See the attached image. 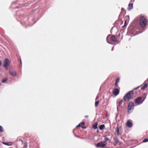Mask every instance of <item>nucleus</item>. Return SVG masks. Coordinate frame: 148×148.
Masks as SVG:
<instances>
[{"mask_svg": "<svg viewBox=\"0 0 148 148\" xmlns=\"http://www.w3.org/2000/svg\"><path fill=\"white\" fill-rule=\"evenodd\" d=\"M148 23V20L143 16L140 17L139 19V23L140 26L143 27H145Z\"/></svg>", "mask_w": 148, "mask_h": 148, "instance_id": "nucleus-1", "label": "nucleus"}, {"mask_svg": "<svg viewBox=\"0 0 148 148\" xmlns=\"http://www.w3.org/2000/svg\"><path fill=\"white\" fill-rule=\"evenodd\" d=\"M134 94V92L133 91H130L127 92L124 96L123 98V100L124 101H126L127 99V101H128L130 99H133V97L132 96Z\"/></svg>", "mask_w": 148, "mask_h": 148, "instance_id": "nucleus-2", "label": "nucleus"}, {"mask_svg": "<svg viewBox=\"0 0 148 148\" xmlns=\"http://www.w3.org/2000/svg\"><path fill=\"white\" fill-rule=\"evenodd\" d=\"M106 40L108 43L112 44L111 42H118V40L114 36H112L111 37V35H109L107 37Z\"/></svg>", "mask_w": 148, "mask_h": 148, "instance_id": "nucleus-3", "label": "nucleus"}, {"mask_svg": "<svg viewBox=\"0 0 148 148\" xmlns=\"http://www.w3.org/2000/svg\"><path fill=\"white\" fill-rule=\"evenodd\" d=\"M134 103L133 102H130L129 103L127 108V110L129 113L132 112L134 109Z\"/></svg>", "mask_w": 148, "mask_h": 148, "instance_id": "nucleus-4", "label": "nucleus"}, {"mask_svg": "<svg viewBox=\"0 0 148 148\" xmlns=\"http://www.w3.org/2000/svg\"><path fill=\"white\" fill-rule=\"evenodd\" d=\"M135 103L138 105L142 104L143 102V101L142 100V96H140L136 99L135 100Z\"/></svg>", "mask_w": 148, "mask_h": 148, "instance_id": "nucleus-5", "label": "nucleus"}, {"mask_svg": "<svg viewBox=\"0 0 148 148\" xmlns=\"http://www.w3.org/2000/svg\"><path fill=\"white\" fill-rule=\"evenodd\" d=\"M3 67L7 69L10 65L9 60L8 58L5 59L3 61Z\"/></svg>", "mask_w": 148, "mask_h": 148, "instance_id": "nucleus-6", "label": "nucleus"}, {"mask_svg": "<svg viewBox=\"0 0 148 148\" xmlns=\"http://www.w3.org/2000/svg\"><path fill=\"white\" fill-rule=\"evenodd\" d=\"M106 145V142L105 141H101L97 143L96 145V146L97 147H103L105 146Z\"/></svg>", "mask_w": 148, "mask_h": 148, "instance_id": "nucleus-7", "label": "nucleus"}, {"mask_svg": "<svg viewBox=\"0 0 148 148\" xmlns=\"http://www.w3.org/2000/svg\"><path fill=\"white\" fill-rule=\"evenodd\" d=\"M131 120H128L127 122L126 125L127 127H131L132 126V123L131 122Z\"/></svg>", "mask_w": 148, "mask_h": 148, "instance_id": "nucleus-8", "label": "nucleus"}, {"mask_svg": "<svg viewBox=\"0 0 148 148\" xmlns=\"http://www.w3.org/2000/svg\"><path fill=\"white\" fill-rule=\"evenodd\" d=\"M119 90L117 88H114L113 91V94L116 96L118 95L119 93Z\"/></svg>", "mask_w": 148, "mask_h": 148, "instance_id": "nucleus-9", "label": "nucleus"}, {"mask_svg": "<svg viewBox=\"0 0 148 148\" xmlns=\"http://www.w3.org/2000/svg\"><path fill=\"white\" fill-rule=\"evenodd\" d=\"M123 100H121L120 101H119L118 103H117V102H116L117 104V110L118 111V108L119 107H120L121 106V105L122 104L123 102Z\"/></svg>", "mask_w": 148, "mask_h": 148, "instance_id": "nucleus-10", "label": "nucleus"}, {"mask_svg": "<svg viewBox=\"0 0 148 148\" xmlns=\"http://www.w3.org/2000/svg\"><path fill=\"white\" fill-rule=\"evenodd\" d=\"M9 73L12 76L15 77L16 75V71H10Z\"/></svg>", "mask_w": 148, "mask_h": 148, "instance_id": "nucleus-11", "label": "nucleus"}, {"mask_svg": "<svg viewBox=\"0 0 148 148\" xmlns=\"http://www.w3.org/2000/svg\"><path fill=\"white\" fill-rule=\"evenodd\" d=\"M115 133L117 136H119L120 134L119 133V129L118 127H117L115 128Z\"/></svg>", "mask_w": 148, "mask_h": 148, "instance_id": "nucleus-12", "label": "nucleus"}, {"mask_svg": "<svg viewBox=\"0 0 148 148\" xmlns=\"http://www.w3.org/2000/svg\"><path fill=\"white\" fill-rule=\"evenodd\" d=\"M133 8V4L132 3H129L128 5V10H130L131 9H132Z\"/></svg>", "mask_w": 148, "mask_h": 148, "instance_id": "nucleus-13", "label": "nucleus"}, {"mask_svg": "<svg viewBox=\"0 0 148 148\" xmlns=\"http://www.w3.org/2000/svg\"><path fill=\"white\" fill-rule=\"evenodd\" d=\"M98 125V123L97 122H95L93 124L92 126V127L95 129H96L97 128V125Z\"/></svg>", "mask_w": 148, "mask_h": 148, "instance_id": "nucleus-14", "label": "nucleus"}, {"mask_svg": "<svg viewBox=\"0 0 148 148\" xmlns=\"http://www.w3.org/2000/svg\"><path fill=\"white\" fill-rule=\"evenodd\" d=\"M147 87V84H145L141 88V89L144 90L146 89Z\"/></svg>", "mask_w": 148, "mask_h": 148, "instance_id": "nucleus-15", "label": "nucleus"}, {"mask_svg": "<svg viewBox=\"0 0 148 148\" xmlns=\"http://www.w3.org/2000/svg\"><path fill=\"white\" fill-rule=\"evenodd\" d=\"M105 127V125L102 124L99 127V129L100 130H102L104 129Z\"/></svg>", "mask_w": 148, "mask_h": 148, "instance_id": "nucleus-16", "label": "nucleus"}, {"mask_svg": "<svg viewBox=\"0 0 148 148\" xmlns=\"http://www.w3.org/2000/svg\"><path fill=\"white\" fill-rule=\"evenodd\" d=\"M109 136V135L108 134L107 135H106L105 136L104 138H105V139L106 141H108L109 140V138L108 137V136Z\"/></svg>", "mask_w": 148, "mask_h": 148, "instance_id": "nucleus-17", "label": "nucleus"}, {"mask_svg": "<svg viewBox=\"0 0 148 148\" xmlns=\"http://www.w3.org/2000/svg\"><path fill=\"white\" fill-rule=\"evenodd\" d=\"M8 80V79L7 78H5L3 79L2 80L1 82L2 83H5Z\"/></svg>", "mask_w": 148, "mask_h": 148, "instance_id": "nucleus-18", "label": "nucleus"}, {"mask_svg": "<svg viewBox=\"0 0 148 148\" xmlns=\"http://www.w3.org/2000/svg\"><path fill=\"white\" fill-rule=\"evenodd\" d=\"M3 143L4 144H5V145H8V146L11 145L12 144H11V143L10 142L8 143V142H3Z\"/></svg>", "mask_w": 148, "mask_h": 148, "instance_id": "nucleus-19", "label": "nucleus"}, {"mask_svg": "<svg viewBox=\"0 0 148 148\" xmlns=\"http://www.w3.org/2000/svg\"><path fill=\"white\" fill-rule=\"evenodd\" d=\"M115 141L116 144L119 145L120 144V142L117 138H116L115 139Z\"/></svg>", "mask_w": 148, "mask_h": 148, "instance_id": "nucleus-20", "label": "nucleus"}, {"mask_svg": "<svg viewBox=\"0 0 148 148\" xmlns=\"http://www.w3.org/2000/svg\"><path fill=\"white\" fill-rule=\"evenodd\" d=\"M142 97V100H143V101H144L146 98V94L145 93L144 95H143V96Z\"/></svg>", "mask_w": 148, "mask_h": 148, "instance_id": "nucleus-21", "label": "nucleus"}, {"mask_svg": "<svg viewBox=\"0 0 148 148\" xmlns=\"http://www.w3.org/2000/svg\"><path fill=\"white\" fill-rule=\"evenodd\" d=\"M99 102L98 100V101L96 100V101H95V107H97V106L99 104Z\"/></svg>", "mask_w": 148, "mask_h": 148, "instance_id": "nucleus-22", "label": "nucleus"}, {"mask_svg": "<svg viewBox=\"0 0 148 148\" xmlns=\"http://www.w3.org/2000/svg\"><path fill=\"white\" fill-rule=\"evenodd\" d=\"M3 132V127L0 125V132Z\"/></svg>", "mask_w": 148, "mask_h": 148, "instance_id": "nucleus-23", "label": "nucleus"}, {"mask_svg": "<svg viewBox=\"0 0 148 148\" xmlns=\"http://www.w3.org/2000/svg\"><path fill=\"white\" fill-rule=\"evenodd\" d=\"M148 141V138H146L144 139L143 142H146Z\"/></svg>", "mask_w": 148, "mask_h": 148, "instance_id": "nucleus-24", "label": "nucleus"}, {"mask_svg": "<svg viewBox=\"0 0 148 148\" xmlns=\"http://www.w3.org/2000/svg\"><path fill=\"white\" fill-rule=\"evenodd\" d=\"M127 25V22L126 21H125L124 22V25L123 26V27H124L126 26Z\"/></svg>", "mask_w": 148, "mask_h": 148, "instance_id": "nucleus-25", "label": "nucleus"}, {"mask_svg": "<svg viewBox=\"0 0 148 148\" xmlns=\"http://www.w3.org/2000/svg\"><path fill=\"white\" fill-rule=\"evenodd\" d=\"M119 78H117L116 80V82L117 83L119 82Z\"/></svg>", "mask_w": 148, "mask_h": 148, "instance_id": "nucleus-26", "label": "nucleus"}, {"mask_svg": "<svg viewBox=\"0 0 148 148\" xmlns=\"http://www.w3.org/2000/svg\"><path fill=\"white\" fill-rule=\"evenodd\" d=\"M20 65H19V67H21L22 66V61H21V59H20Z\"/></svg>", "mask_w": 148, "mask_h": 148, "instance_id": "nucleus-27", "label": "nucleus"}, {"mask_svg": "<svg viewBox=\"0 0 148 148\" xmlns=\"http://www.w3.org/2000/svg\"><path fill=\"white\" fill-rule=\"evenodd\" d=\"M115 86H118V83H117V82H116L115 84Z\"/></svg>", "mask_w": 148, "mask_h": 148, "instance_id": "nucleus-28", "label": "nucleus"}, {"mask_svg": "<svg viewBox=\"0 0 148 148\" xmlns=\"http://www.w3.org/2000/svg\"><path fill=\"white\" fill-rule=\"evenodd\" d=\"M81 126V125H80V124H79L78 125H77V126H76V127H80Z\"/></svg>", "mask_w": 148, "mask_h": 148, "instance_id": "nucleus-29", "label": "nucleus"}, {"mask_svg": "<svg viewBox=\"0 0 148 148\" xmlns=\"http://www.w3.org/2000/svg\"><path fill=\"white\" fill-rule=\"evenodd\" d=\"M84 124H85V123H84V122H82L81 123V124L82 125H84Z\"/></svg>", "mask_w": 148, "mask_h": 148, "instance_id": "nucleus-30", "label": "nucleus"}, {"mask_svg": "<svg viewBox=\"0 0 148 148\" xmlns=\"http://www.w3.org/2000/svg\"><path fill=\"white\" fill-rule=\"evenodd\" d=\"M99 98V96H97L96 97V100H97V99H98Z\"/></svg>", "mask_w": 148, "mask_h": 148, "instance_id": "nucleus-31", "label": "nucleus"}, {"mask_svg": "<svg viewBox=\"0 0 148 148\" xmlns=\"http://www.w3.org/2000/svg\"><path fill=\"white\" fill-rule=\"evenodd\" d=\"M134 0H131L130 2H134Z\"/></svg>", "mask_w": 148, "mask_h": 148, "instance_id": "nucleus-32", "label": "nucleus"}, {"mask_svg": "<svg viewBox=\"0 0 148 148\" xmlns=\"http://www.w3.org/2000/svg\"><path fill=\"white\" fill-rule=\"evenodd\" d=\"M88 117V115H86V116H85V117L86 118H87Z\"/></svg>", "mask_w": 148, "mask_h": 148, "instance_id": "nucleus-33", "label": "nucleus"}, {"mask_svg": "<svg viewBox=\"0 0 148 148\" xmlns=\"http://www.w3.org/2000/svg\"><path fill=\"white\" fill-rule=\"evenodd\" d=\"M2 64V62L0 60V66Z\"/></svg>", "mask_w": 148, "mask_h": 148, "instance_id": "nucleus-34", "label": "nucleus"}, {"mask_svg": "<svg viewBox=\"0 0 148 148\" xmlns=\"http://www.w3.org/2000/svg\"><path fill=\"white\" fill-rule=\"evenodd\" d=\"M138 89V88H137V87H136V88H134V90H136V89Z\"/></svg>", "mask_w": 148, "mask_h": 148, "instance_id": "nucleus-35", "label": "nucleus"}, {"mask_svg": "<svg viewBox=\"0 0 148 148\" xmlns=\"http://www.w3.org/2000/svg\"><path fill=\"white\" fill-rule=\"evenodd\" d=\"M140 86H138L137 87H136L137 88H139L140 87Z\"/></svg>", "mask_w": 148, "mask_h": 148, "instance_id": "nucleus-36", "label": "nucleus"}, {"mask_svg": "<svg viewBox=\"0 0 148 148\" xmlns=\"http://www.w3.org/2000/svg\"><path fill=\"white\" fill-rule=\"evenodd\" d=\"M82 128L84 129V128H86V127H82Z\"/></svg>", "mask_w": 148, "mask_h": 148, "instance_id": "nucleus-37", "label": "nucleus"}, {"mask_svg": "<svg viewBox=\"0 0 148 148\" xmlns=\"http://www.w3.org/2000/svg\"><path fill=\"white\" fill-rule=\"evenodd\" d=\"M114 47H113L112 48V51H113V48H114Z\"/></svg>", "mask_w": 148, "mask_h": 148, "instance_id": "nucleus-38", "label": "nucleus"}, {"mask_svg": "<svg viewBox=\"0 0 148 148\" xmlns=\"http://www.w3.org/2000/svg\"><path fill=\"white\" fill-rule=\"evenodd\" d=\"M76 137H79L78 136H76Z\"/></svg>", "mask_w": 148, "mask_h": 148, "instance_id": "nucleus-39", "label": "nucleus"}, {"mask_svg": "<svg viewBox=\"0 0 148 148\" xmlns=\"http://www.w3.org/2000/svg\"><path fill=\"white\" fill-rule=\"evenodd\" d=\"M0 85H1V83H0Z\"/></svg>", "mask_w": 148, "mask_h": 148, "instance_id": "nucleus-40", "label": "nucleus"}]
</instances>
